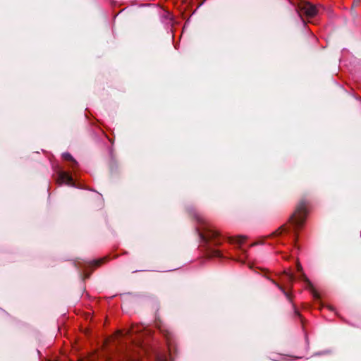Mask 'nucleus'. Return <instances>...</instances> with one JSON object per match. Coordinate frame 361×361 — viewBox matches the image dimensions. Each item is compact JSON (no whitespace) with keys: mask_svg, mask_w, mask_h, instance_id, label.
<instances>
[{"mask_svg":"<svg viewBox=\"0 0 361 361\" xmlns=\"http://www.w3.org/2000/svg\"><path fill=\"white\" fill-rule=\"evenodd\" d=\"M298 7L300 12L308 18H312L317 14V7L309 2H302Z\"/></svg>","mask_w":361,"mask_h":361,"instance_id":"obj_4","label":"nucleus"},{"mask_svg":"<svg viewBox=\"0 0 361 361\" xmlns=\"http://www.w3.org/2000/svg\"><path fill=\"white\" fill-rule=\"evenodd\" d=\"M360 3V0H354L353 1V3L351 8H350V11L352 13H355V8L359 6Z\"/></svg>","mask_w":361,"mask_h":361,"instance_id":"obj_13","label":"nucleus"},{"mask_svg":"<svg viewBox=\"0 0 361 361\" xmlns=\"http://www.w3.org/2000/svg\"><path fill=\"white\" fill-rule=\"evenodd\" d=\"M108 260V257H105L99 259H96L90 262L91 266L99 267Z\"/></svg>","mask_w":361,"mask_h":361,"instance_id":"obj_11","label":"nucleus"},{"mask_svg":"<svg viewBox=\"0 0 361 361\" xmlns=\"http://www.w3.org/2000/svg\"><path fill=\"white\" fill-rule=\"evenodd\" d=\"M300 279H302L307 285V287L310 290L313 297L314 298V299L316 300H319L320 299V295L319 294L317 293V291L314 289L312 283H311V281L309 280V279L306 276V275L305 274L304 272H301V275H300Z\"/></svg>","mask_w":361,"mask_h":361,"instance_id":"obj_5","label":"nucleus"},{"mask_svg":"<svg viewBox=\"0 0 361 361\" xmlns=\"http://www.w3.org/2000/svg\"><path fill=\"white\" fill-rule=\"evenodd\" d=\"M257 244H259V243L257 242L253 243L252 244L250 245V247L257 245Z\"/></svg>","mask_w":361,"mask_h":361,"instance_id":"obj_16","label":"nucleus"},{"mask_svg":"<svg viewBox=\"0 0 361 361\" xmlns=\"http://www.w3.org/2000/svg\"><path fill=\"white\" fill-rule=\"evenodd\" d=\"M164 336L167 343L170 359L173 360L178 355V348L174 336L172 333L169 331H165Z\"/></svg>","mask_w":361,"mask_h":361,"instance_id":"obj_3","label":"nucleus"},{"mask_svg":"<svg viewBox=\"0 0 361 361\" xmlns=\"http://www.w3.org/2000/svg\"><path fill=\"white\" fill-rule=\"evenodd\" d=\"M191 214L197 221L203 224V231L200 233V236L204 243L206 255L208 257H222L220 250L214 249L212 245L219 246L221 244L219 238L220 234L214 230L209 225L206 224L204 218L195 210L191 212Z\"/></svg>","mask_w":361,"mask_h":361,"instance_id":"obj_1","label":"nucleus"},{"mask_svg":"<svg viewBox=\"0 0 361 361\" xmlns=\"http://www.w3.org/2000/svg\"><path fill=\"white\" fill-rule=\"evenodd\" d=\"M271 281L274 285H276V286H277V287H278V288H279L282 291V293H283L284 294V295L286 297V298L288 299V300L289 302H292V297H291L290 294L288 292H287V291L284 289V288H283L282 286L279 285V284L278 283H276L275 281H274V280H271Z\"/></svg>","mask_w":361,"mask_h":361,"instance_id":"obj_8","label":"nucleus"},{"mask_svg":"<svg viewBox=\"0 0 361 361\" xmlns=\"http://www.w3.org/2000/svg\"><path fill=\"white\" fill-rule=\"evenodd\" d=\"M295 314L296 315H298V316L300 317V314L299 312H298L296 309H295Z\"/></svg>","mask_w":361,"mask_h":361,"instance_id":"obj_15","label":"nucleus"},{"mask_svg":"<svg viewBox=\"0 0 361 361\" xmlns=\"http://www.w3.org/2000/svg\"><path fill=\"white\" fill-rule=\"evenodd\" d=\"M283 274L286 276L287 283H290V288H292L293 283L295 280V276L286 271H284Z\"/></svg>","mask_w":361,"mask_h":361,"instance_id":"obj_12","label":"nucleus"},{"mask_svg":"<svg viewBox=\"0 0 361 361\" xmlns=\"http://www.w3.org/2000/svg\"><path fill=\"white\" fill-rule=\"evenodd\" d=\"M59 181H60L61 184L66 183L68 185H71L73 183V178L68 173L61 171L59 174Z\"/></svg>","mask_w":361,"mask_h":361,"instance_id":"obj_6","label":"nucleus"},{"mask_svg":"<svg viewBox=\"0 0 361 361\" xmlns=\"http://www.w3.org/2000/svg\"><path fill=\"white\" fill-rule=\"evenodd\" d=\"M296 267H297V270L299 272H302V267L301 264L299 262L297 263Z\"/></svg>","mask_w":361,"mask_h":361,"instance_id":"obj_14","label":"nucleus"},{"mask_svg":"<svg viewBox=\"0 0 361 361\" xmlns=\"http://www.w3.org/2000/svg\"><path fill=\"white\" fill-rule=\"evenodd\" d=\"M288 228L286 226V224H284V225L281 226V227H279L276 231L273 232L271 235L276 236V235L281 234L283 232H288Z\"/></svg>","mask_w":361,"mask_h":361,"instance_id":"obj_9","label":"nucleus"},{"mask_svg":"<svg viewBox=\"0 0 361 361\" xmlns=\"http://www.w3.org/2000/svg\"><path fill=\"white\" fill-rule=\"evenodd\" d=\"M308 200L305 197H302L296 204L293 213L290 216L288 219V223L294 227L295 244L296 243L298 237L296 231L302 228L305 223L308 213Z\"/></svg>","mask_w":361,"mask_h":361,"instance_id":"obj_2","label":"nucleus"},{"mask_svg":"<svg viewBox=\"0 0 361 361\" xmlns=\"http://www.w3.org/2000/svg\"><path fill=\"white\" fill-rule=\"evenodd\" d=\"M247 239L246 235H238L236 237H230L228 238L230 243H236L238 244L243 243Z\"/></svg>","mask_w":361,"mask_h":361,"instance_id":"obj_7","label":"nucleus"},{"mask_svg":"<svg viewBox=\"0 0 361 361\" xmlns=\"http://www.w3.org/2000/svg\"><path fill=\"white\" fill-rule=\"evenodd\" d=\"M63 158L66 161H71L72 163V167H75V166L77 165V161L74 159L71 154L63 153Z\"/></svg>","mask_w":361,"mask_h":361,"instance_id":"obj_10","label":"nucleus"}]
</instances>
